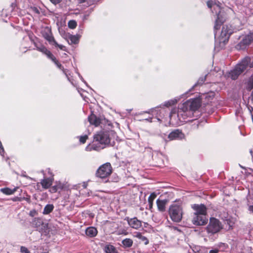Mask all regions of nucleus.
<instances>
[{
    "instance_id": "obj_6",
    "label": "nucleus",
    "mask_w": 253,
    "mask_h": 253,
    "mask_svg": "<svg viewBox=\"0 0 253 253\" xmlns=\"http://www.w3.org/2000/svg\"><path fill=\"white\" fill-rule=\"evenodd\" d=\"M112 172V168L110 163H107L101 166L96 171V176L100 178H106Z\"/></svg>"
},
{
    "instance_id": "obj_38",
    "label": "nucleus",
    "mask_w": 253,
    "mask_h": 253,
    "mask_svg": "<svg viewBox=\"0 0 253 253\" xmlns=\"http://www.w3.org/2000/svg\"><path fill=\"white\" fill-rule=\"evenodd\" d=\"M50 1L54 4L60 3L62 0H50Z\"/></svg>"
},
{
    "instance_id": "obj_18",
    "label": "nucleus",
    "mask_w": 253,
    "mask_h": 253,
    "mask_svg": "<svg viewBox=\"0 0 253 253\" xmlns=\"http://www.w3.org/2000/svg\"><path fill=\"white\" fill-rule=\"evenodd\" d=\"M97 232V229L93 227H87L85 230L86 235L91 238L96 236Z\"/></svg>"
},
{
    "instance_id": "obj_49",
    "label": "nucleus",
    "mask_w": 253,
    "mask_h": 253,
    "mask_svg": "<svg viewBox=\"0 0 253 253\" xmlns=\"http://www.w3.org/2000/svg\"><path fill=\"white\" fill-rule=\"evenodd\" d=\"M80 78H81V79L82 80V81H83L85 83V82L84 81V79L83 78V77H80Z\"/></svg>"
},
{
    "instance_id": "obj_1",
    "label": "nucleus",
    "mask_w": 253,
    "mask_h": 253,
    "mask_svg": "<svg viewBox=\"0 0 253 253\" xmlns=\"http://www.w3.org/2000/svg\"><path fill=\"white\" fill-rule=\"evenodd\" d=\"M222 5L221 2L215 0H211L207 2L208 6L211 9L213 13H215L216 16L214 27L215 42H217L218 39L219 43H222L224 44L228 41L229 38L233 31L231 26L223 25L220 34L218 32V30L219 29L221 24L225 20Z\"/></svg>"
},
{
    "instance_id": "obj_14",
    "label": "nucleus",
    "mask_w": 253,
    "mask_h": 253,
    "mask_svg": "<svg viewBox=\"0 0 253 253\" xmlns=\"http://www.w3.org/2000/svg\"><path fill=\"white\" fill-rule=\"evenodd\" d=\"M190 119L191 118H188L184 121L185 122L188 123L186 127L188 128H190L192 130L198 128L199 125H200L199 121H198L197 119H194L192 120H190ZM182 122L184 121H183Z\"/></svg>"
},
{
    "instance_id": "obj_53",
    "label": "nucleus",
    "mask_w": 253,
    "mask_h": 253,
    "mask_svg": "<svg viewBox=\"0 0 253 253\" xmlns=\"http://www.w3.org/2000/svg\"><path fill=\"white\" fill-rule=\"evenodd\" d=\"M159 121H160V120L159 119H157Z\"/></svg>"
},
{
    "instance_id": "obj_15",
    "label": "nucleus",
    "mask_w": 253,
    "mask_h": 253,
    "mask_svg": "<svg viewBox=\"0 0 253 253\" xmlns=\"http://www.w3.org/2000/svg\"><path fill=\"white\" fill-rule=\"evenodd\" d=\"M35 46H36L37 50L45 54L49 59L50 57H53V54L51 52L43 45H39L37 43H35Z\"/></svg>"
},
{
    "instance_id": "obj_17",
    "label": "nucleus",
    "mask_w": 253,
    "mask_h": 253,
    "mask_svg": "<svg viewBox=\"0 0 253 253\" xmlns=\"http://www.w3.org/2000/svg\"><path fill=\"white\" fill-rule=\"evenodd\" d=\"M88 120L91 125H94L95 126H98L101 122L100 119L94 114L89 116Z\"/></svg>"
},
{
    "instance_id": "obj_33",
    "label": "nucleus",
    "mask_w": 253,
    "mask_h": 253,
    "mask_svg": "<svg viewBox=\"0 0 253 253\" xmlns=\"http://www.w3.org/2000/svg\"><path fill=\"white\" fill-rule=\"evenodd\" d=\"M0 154L2 157H4V148L2 146V143L0 141Z\"/></svg>"
},
{
    "instance_id": "obj_24",
    "label": "nucleus",
    "mask_w": 253,
    "mask_h": 253,
    "mask_svg": "<svg viewBox=\"0 0 253 253\" xmlns=\"http://www.w3.org/2000/svg\"><path fill=\"white\" fill-rule=\"evenodd\" d=\"M49 59H51L55 63V64L59 69L62 70L63 71V73L66 75V76H67L66 70L64 69L63 66L61 65V64L59 63L58 60H56V58L53 55V57H50Z\"/></svg>"
},
{
    "instance_id": "obj_43",
    "label": "nucleus",
    "mask_w": 253,
    "mask_h": 253,
    "mask_svg": "<svg viewBox=\"0 0 253 253\" xmlns=\"http://www.w3.org/2000/svg\"><path fill=\"white\" fill-rule=\"evenodd\" d=\"M249 210L253 212V205L249 206Z\"/></svg>"
},
{
    "instance_id": "obj_28",
    "label": "nucleus",
    "mask_w": 253,
    "mask_h": 253,
    "mask_svg": "<svg viewBox=\"0 0 253 253\" xmlns=\"http://www.w3.org/2000/svg\"><path fill=\"white\" fill-rule=\"evenodd\" d=\"M156 197V194L155 193H152L148 197V201L149 203V208L151 209L153 206V202Z\"/></svg>"
},
{
    "instance_id": "obj_2",
    "label": "nucleus",
    "mask_w": 253,
    "mask_h": 253,
    "mask_svg": "<svg viewBox=\"0 0 253 253\" xmlns=\"http://www.w3.org/2000/svg\"><path fill=\"white\" fill-rule=\"evenodd\" d=\"M201 97L192 98L183 103L177 111L179 120L185 121L188 118H192L194 113L201 106Z\"/></svg>"
},
{
    "instance_id": "obj_48",
    "label": "nucleus",
    "mask_w": 253,
    "mask_h": 253,
    "mask_svg": "<svg viewBox=\"0 0 253 253\" xmlns=\"http://www.w3.org/2000/svg\"><path fill=\"white\" fill-rule=\"evenodd\" d=\"M251 97H252V98H251L252 101L253 102V90L252 92Z\"/></svg>"
},
{
    "instance_id": "obj_50",
    "label": "nucleus",
    "mask_w": 253,
    "mask_h": 253,
    "mask_svg": "<svg viewBox=\"0 0 253 253\" xmlns=\"http://www.w3.org/2000/svg\"><path fill=\"white\" fill-rule=\"evenodd\" d=\"M252 152H253V151H252V150H250V153H251L252 155Z\"/></svg>"
},
{
    "instance_id": "obj_7",
    "label": "nucleus",
    "mask_w": 253,
    "mask_h": 253,
    "mask_svg": "<svg viewBox=\"0 0 253 253\" xmlns=\"http://www.w3.org/2000/svg\"><path fill=\"white\" fill-rule=\"evenodd\" d=\"M220 222L215 218H211L207 227V232L212 234L218 232L222 229Z\"/></svg>"
},
{
    "instance_id": "obj_52",
    "label": "nucleus",
    "mask_w": 253,
    "mask_h": 253,
    "mask_svg": "<svg viewBox=\"0 0 253 253\" xmlns=\"http://www.w3.org/2000/svg\"><path fill=\"white\" fill-rule=\"evenodd\" d=\"M144 113H149V112H145Z\"/></svg>"
},
{
    "instance_id": "obj_9",
    "label": "nucleus",
    "mask_w": 253,
    "mask_h": 253,
    "mask_svg": "<svg viewBox=\"0 0 253 253\" xmlns=\"http://www.w3.org/2000/svg\"><path fill=\"white\" fill-rule=\"evenodd\" d=\"M125 220L127 221L129 226L133 229L138 230L142 226L141 221L138 220L136 217L133 218L126 217Z\"/></svg>"
},
{
    "instance_id": "obj_37",
    "label": "nucleus",
    "mask_w": 253,
    "mask_h": 253,
    "mask_svg": "<svg viewBox=\"0 0 253 253\" xmlns=\"http://www.w3.org/2000/svg\"><path fill=\"white\" fill-rule=\"evenodd\" d=\"M12 200L14 202L19 201L21 202L23 200L22 197H15L12 199Z\"/></svg>"
},
{
    "instance_id": "obj_39",
    "label": "nucleus",
    "mask_w": 253,
    "mask_h": 253,
    "mask_svg": "<svg viewBox=\"0 0 253 253\" xmlns=\"http://www.w3.org/2000/svg\"><path fill=\"white\" fill-rule=\"evenodd\" d=\"M211 95H208V94H205V95H204V96L205 97V98H208V97H209L210 98H211V99L213 97L214 95H213V94L212 93H211Z\"/></svg>"
},
{
    "instance_id": "obj_19",
    "label": "nucleus",
    "mask_w": 253,
    "mask_h": 253,
    "mask_svg": "<svg viewBox=\"0 0 253 253\" xmlns=\"http://www.w3.org/2000/svg\"><path fill=\"white\" fill-rule=\"evenodd\" d=\"M53 178H46L41 181L42 187L44 189L48 188L52 184Z\"/></svg>"
},
{
    "instance_id": "obj_32",
    "label": "nucleus",
    "mask_w": 253,
    "mask_h": 253,
    "mask_svg": "<svg viewBox=\"0 0 253 253\" xmlns=\"http://www.w3.org/2000/svg\"><path fill=\"white\" fill-rule=\"evenodd\" d=\"M79 137V140L81 143L84 144L87 139L88 138V136L87 135H84L83 136H80Z\"/></svg>"
},
{
    "instance_id": "obj_23",
    "label": "nucleus",
    "mask_w": 253,
    "mask_h": 253,
    "mask_svg": "<svg viewBox=\"0 0 253 253\" xmlns=\"http://www.w3.org/2000/svg\"><path fill=\"white\" fill-rule=\"evenodd\" d=\"M133 236L138 239H140L142 241L144 242L145 245H147L149 243V241L146 237L143 236L142 234L138 232H136L133 233Z\"/></svg>"
},
{
    "instance_id": "obj_46",
    "label": "nucleus",
    "mask_w": 253,
    "mask_h": 253,
    "mask_svg": "<svg viewBox=\"0 0 253 253\" xmlns=\"http://www.w3.org/2000/svg\"><path fill=\"white\" fill-rule=\"evenodd\" d=\"M176 109H174L173 110H172L171 111V115H172V114L173 113H175L176 112Z\"/></svg>"
},
{
    "instance_id": "obj_11",
    "label": "nucleus",
    "mask_w": 253,
    "mask_h": 253,
    "mask_svg": "<svg viewBox=\"0 0 253 253\" xmlns=\"http://www.w3.org/2000/svg\"><path fill=\"white\" fill-rule=\"evenodd\" d=\"M42 34L43 37L50 44L55 40L52 36L51 29L48 27H46L43 29L42 31Z\"/></svg>"
},
{
    "instance_id": "obj_40",
    "label": "nucleus",
    "mask_w": 253,
    "mask_h": 253,
    "mask_svg": "<svg viewBox=\"0 0 253 253\" xmlns=\"http://www.w3.org/2000/svg\"><path fill=\"white\" fill-rule=\"evenodd\" d=\"M22 198H23V200H25L28 203H30V202H31L30 196H28L27 197H22Z\"/></svg>"
},
{
    "instance_id": "obj_54",
    "label": "nucleus",
    "mask_w": 253,
    "mask_h": 253,
    "mask_svg": "<svg viewBox=\"0 0 253 253\" xmlns=\"http://www.w3.org/2000/svg\"><path fill=\"white\" fill-rule=\"evenodd\" d=\"M29 253H31L30 252H29Z\"/></svg>"
},
{
    "instance_id": "obj_22",
    "label": "nucleus",
    "mask_w": 253,
    "mask_h": 253,
    "mask_svg": "<svg viewBox=\"0 0 253 253\" xmlns=\"http://www.w3.org/2000/svg\"><path fill=\"white\" fill-rule=\"evenodd\" d=\"M17 189H18V187H15L12 189H10L9 188H8V187H6V188H1L0 189V191L2 193H3L5 195H12V194H14L15 193V192L17 190Z\"/></svg>"
},
{
    "instance_id": "obj_31",
    "label": "nucleus",
    "mask_w": 253,
    "mask_h": 253,
    "mask_svg": "<svg viewBox=\"0 0 253 253\" xmlns=\"http://www.w3.org/2000/svg\"><path fill=\"white\" fill-rule=\"evenodd\" d=\"M77 25V22L75 20H70L68 22V27L71 29H75Z\"/></svg>"
},
{
    "instance_id": "obj_20",
    "label": "nucleus",
    "mask_w": 253,
    "mask_h": 253,
    "mask_svg": "<svg viewBox=\"0 0 253 253\" xmlns=\"http://www.w3.org/2000/svg\"><path fill=\"white\" fill-rule=\"evenodd\" d=\"M167 202L166 200H161L160 199L157 200V205L159 211H165Z\"/></svg>"
},
{
    "instance_id": "obj_3",
    "label": "nucleus",
    "mask_w": 253,
    "mask_h": 253,
    "mask_svg": "<svg viewBox=\"0 0 253 253\" xmlns=\"http://www.w3.org/2000/svg\"><path fill=\"white\" fill-rule=\"evenodd\" d=\"M115 134L113 131H100L94 135L92 144H88L85 150L87 151L92 150L99 151L109 144L112 136Z\"/></svg>"
},
{
    "instance_id": "obj_42",
    "label": "nucleus",
    "mask_w": 253,
    "mask_h": 253,
    "mask_svg": "<svg viewBox=\"0 0 253 253\" xmlns=\"http://www.w3.org/2000/svg\"><path fill=\"white\" fill-rule=\"evenodd\" d=\"M209 253H218V251L217 250H212L210 251Z\"/></svg>"
},
{
    "instance_id": "obj_27",
    "label": "nucleus",
    "mask_w": 253,
    "mask_h": 253,
    "mask_svg": "<svg viewBox=\"0 0 253 253\" xmlns=\"http://www.w3.org/2000/svg\"><path fill=\"white\" fill-rule=\"evenodd\" d=\"M123 246L126 248H130L133 244V241L129 238H126L122 242Z\"/></svg>"
},
{
    "instance_id": "obj_36",
    "label": "nucleus",
    "mask_w": 253,
    "mask_h": 253,
    "mask_svg": "<svg viewBox=\"0 0 253 253\" xmlns=\"http://www.w3.org/2000/svg\"><path fill=\"white\" fill-rule=\"evenodd\" d=\"M20 250L22 253H29L30 252L27 248L25 247H21Z\"/></svg>"
},
{
    "instance_id": "obj_8",
    "label": "nucleus",
    "mask_w": 253,
    "mask_h": 253,
    "mask_svg": "<svg viewBox=\"0 0 253 253\" xmlns=\"http://www.w3.org/2000/svg\"><path fill=\"white\" fill-rule=\"evenodd\" d=\"M185 135L182 131L179 129H176L172 131L168 135L169 141L174 140H182L185 138Z\"/></svg>"
},
{
    "instance_id": "obj_44",
    "label": "nucleus",
    "mask_w": 253,
    "mask_h": 253,
    "mask_svg": "<svg viewBox=\"0 0 253 253\" xmlns=\"http://www.w3.org/2000/svg\"><path fill=\"white\" fill-rule=\"evenodd\" d=\"M152 118L151 117H149L148 118H146V119H144V120H146L147 121H148V122H152Z\"/></svg>"
},
{
    "instance_id": "obj_13",
    "label": "nucleus",
    "mask_w": 253,
    "mask_h": 253,
    "mask_svg": "<svg viewBox=\"0 0 253 253\" xmlns=\"http://www.w3.org/2000/svg\"><path fill=\"white\" fill-rule=\"evenodd\" d=\"M253 39L251 36H248L236 45V48L239 50L245 49L247 45H249Z\"/></svg>"
},
{
    "instance_id": "obj_10",
    "label": "nucleus",
    "mask_w": 253,
    "mask_h": 253,
    "mask_svg": "<svg viewBox=\"0 0 253 253\" xmlns=\"http://www.w3.org/2000/svg\"><path fill=\"white\" fill-rule=\"evenodd\" d=\"M208 219L205 215L195 214L192 219V222L195 225H203L207 223Z\"/></svg>"
},
{
    "instance_id": "obj_4",
    "label": "nucleus",
    "mask_w": 253,
    "mask_h": 253,
    "mask_svg": "<svg viewBox=\"0 0 253 253\" xmlns=\"http://www.w3.org/2000/svg\"><path fill=\"white\" fill-rule=\"evenodd\" d=\"M251 61V58L249 57H245L239 64H238L235 68L227 74V77L230 78L232 80H236L238 76L243 73L248 66H249V63Z\"/></svg>"
},
{
    "instance_id": "obj_30",
    "label": "nucleus",
    "mask_w": 253,
    "mask_h": 253,
    "mask_svg": "<svg viewBox=\"0 0 253 253\" xmlns=\"http://www.w3.org/2000/svg\"><path fill=\"white\" fill-rule=\"evenodd\" d=\"M50 44L54 45L55 47L59 48L61 50L64 51L66 50V47L62 44H58L55 40Z\"/></svg>"
},
{
    "instance_id": "obj_45",
    "label": "nucleus",
    "mask_w": 253,
    "mask_h": 253,
    "mask_svg": "<svg viewBox=\"0 0 253 253\" xmlns=\"http://www.w3.org/2000/svg\"><path fill=\"white\" fill-rule=\"evenodd\" d=\"M79 3H83L85 1V0H77Z\"/></svg>"
},
{
    "instance_id": "obj_12",
    "label": "nucleus",
    "mask_w": 253,
    "mask_h": 253,
    "mask_svg": "<svg viewBox=\"0 0 253 253\" xmlns=\"http://www.w3.org/2000/svg\"><path fill=\"white\" fill-rule=\"evenodd\" d=\"M192 208L195 211V214L206 215L207 208L203 204H194L192 205Z\"/></svg>"
},
{
    "instance_id": "obj_16",
    "label": "nucleus",
    "mask_w": 253,
    "mask_h": 253,
    "mask_svg": "<svg viewBox=\"0 0 253 253\" xmlns=\"http://www.w3.org/2000/svg\"><path fill=\"white\" fill-rule=\"evenodd\" d=\"M43 221L40 218H35L32 222V225L33 227L36 228L37 230L41 231L42 230Z\"/></svg>"
},
{
    "instance_id": "obj_41",
    "label": "nucleus",
    "mask_w": 253,
    "mask_h": 253,
    "mask_svg": "<svg viewBox=\"0 0 253 253\" xmlns=\"http://www.w3.org/2000/svg\"><path fill=\"white\" fill-rule=\"evenodd\" d=\"M248 109L251 113V114L252 115V114H253V107L250 106L248 107Z\"/></svg>"
},
{
    "instance_id": "obj_47",
    "label": "nucleus",
    "mask_w": 253,
    "mask_h": 253,
    "mask_svg": "<svg viewBox=\"0 0 253 253\" xmlns=\"http://www.w3.org/2000/svg\"><path fill=\"white\" fill-rule=\"evenodd\" d=\"M249 66H250V67H253V61L252 62H250Z\"/></svg>"
},
{
    "instance_id": "obj_26",
    "label": "nucleus",
    "mask_w": 253,
    "mask_h": 253,
    "mask_svg": "<svg viewBox=\"0 0 253 253\" xmlns=\"http://www.w3.org/2000/svg\"><path fill=\"white\" fill-rule=\"evenodd\" d=\"M53 208H54V206L53 205H52V204L46 205L43 209V211L42 213L44 214H48L53 211Z\"/></svg>"
},
{
    "instance_id": "obj_35",
    "label": "nucleus",
    "mask_w": 253,
    "mask_h": 253,
    "mask_svg": "<svg viewBox=\"0 0 253 253\" xmlns=\"http://www.w3.org/2000/svg\"><path fill=\"white\" fill-rule=\"evenodd\" d=\"M207 76V75L205 76V77L204 78H200L197 82V84H202L205 82V81L206 80V77Z\"/></svg>"
},
{
    "instance_id": "obj_5",
    "label": "nucleus",
    "mask_w": 253,
    "mask_h": 253,
    "mask_svg": "<svg viewBox=\"0 0 253 253\" xmlns=\"http://www.w3.org/2000/svg\"><path fill=\"white\" fill-rule=\"evenodd\" d=\"M169 215L171 219L175 222L181 221L183 215V209L180 205L174 204L169 208Z\"/></svg>"
},
{
    "instance_id": "obj_34",
    "label": "nucleus",
    "mask_w": 253,
    "mask_h": 253,
    "mask_svg": "<svg viewBox=\"0 0 253 253\" xmlns=\"http://www.w3.org/2000/svg\"><path fill=\"white\" fill-rule=\"evenodd\" d=\"M248 84L251 88L253 87V75L250 78Z\"/></svg>"
},
{
    "instance_id": "obj_21",
    "label": "nucleus",
    "mask_w": 253,
    "mask_h": 253,
    "mask_svg": "<svg viewBox=\"0 0 253 253\" xmlns=\"http://www.w3.org/2000/svg\"><path fill=\"white\" fill-rule=\"evenodd\" d=\"M68 42L70 44H77L79 42L80 36L76 35H69L68 36Z\"/></svg>"
},
{
    "instance_id": "obj_51",
    "label": "nucleus",
    "mask_w": 253,
    "mask_h": 253,
    "mask_svg": "<svg viewBox=\"0 0 253 253\" xmlns=\"http://www.w3.org/2000/svg\"><path fill=\"white\" fill-rule=\"evenodd\" d=\"M84 19H86V16H84Z\"/></svg>"
},
{
    "instance_id": "obj_29",
    "label": "nucleus",
    "mask_w": 253,
    "mask_h": 253,
    "mask_svg": "<svg viewBox=\"0 0 253 253\" xmlns=\"http://www.w3.org/2000/svg\"><path fill=\"white\" fill-rule=\"evenodd\" d=\"M179 98H174L168 101L165 103V106L166 107H169L175 104L178 101Z\"/></svg>"
},
{
    "instance_id": "obj_25",
    "label": "nucleus",
    "mask_w": 253,
    "mask_h": 253,
    "mask_svg": "<svg viewBox=\"0 0 253 253\" xmlns=\"http://www.w3.org/2000/svg\"><path fill=\"white\" fill-rule=\"evenodd\" d=\"M104 251L106 253H117L115 248L111 245H107L105 247Z\"/></svg>"
}]
</instances>
